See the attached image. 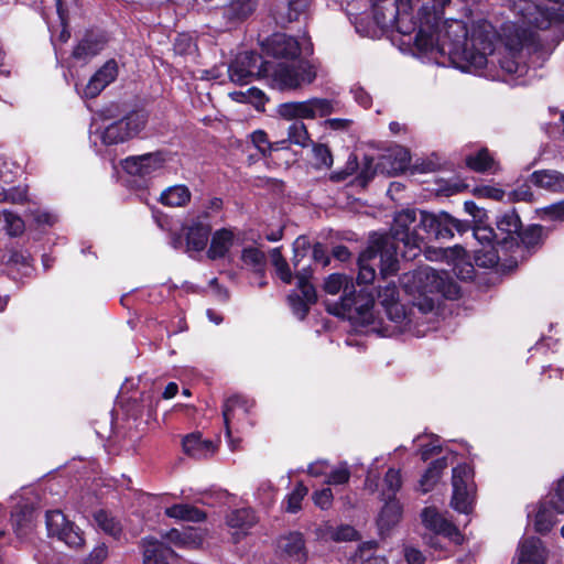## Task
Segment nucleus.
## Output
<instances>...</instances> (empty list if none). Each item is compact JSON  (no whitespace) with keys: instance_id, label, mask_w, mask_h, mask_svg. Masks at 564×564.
I'll use <instances>...</instances> for the list:
<instances>
[{"instance_id":"obj_1","label":"nucleus","mask_w":564,"mask_h":564,"mask_svg":"<svg viewBox=\"0 0 564 564\" xmlns=\"http://www.w3.org/2000/svg\"><path fill=\"white\" fill-rule=\"evenodd\" d=\"M513 20L498 33L487 20L473 22L469 29L462 20H442L441 13L427 6L420 11V25L414 45L422 57L437 65L463 72L479 73L492 80L508 76L523 77L538 66L527 44L532 29H546L553 12L531 0H509Z\"/></svg>"},{"instance_id":"obj_2","label":"nucleus","mask_w":564,"mask_h":564,"mask_svg":"<svg viewBox=\"0 0 564 564\" xmlns=\"http://www.w3.org/2000/svg\"><path fill=\"white\" fill-rule=\"evenodd\" d=\"M405 293L410 296V308L406 310L399 302L397 285L392 282L380 286L378 300L387 318L393 324L392 332H409L416 336H424L426 328L421 326L427 321V316L434 312L441 300L457 299L458 285L445 272L424 267L402 278Z\"/></svg>"},{"instance_id":"obj_3","label":"nucleus","mask_w":564,"mask_h":564,"mask_svg":"<svg viewBox=\"0 0 564 564\" xmlns=\"http://www.w3.org/2000/svg\"><path fill=\"white\" fill-rule=\"evenodd\" d=\"M415 219V209L399 212L393 219L391 237L375 241L365 251V259L376 263L382 276L394 274L399 270L400 245L404 248L402 257L406 260H413L422 252L424 238L416 231L410 232V226Z\"/></svg>"},{"instance_id":"obj_4","label":"nucleus","mask_w":564,"mask_h":564,"mask_svg":"<svg viewBox=\"0 0 564 564\" xmlns=\"http://www.w3.org/2000/svg\"><path fill=\"white\" fill-rule=\"evenodd\" d=\"M344 290L339 302L327 305V311L336 316L348 318L364 326H371L377 330L383 328V319L375 315V302L372 296L360 289L358 292L352 281L346 275L330 274L324 283L326 293L335 295Z\"/></svg>"},{"instance_id":"obj_5","label":"nucleus","mask_w":564,"mask_h":564,"mask_svg":"<svg viewBox=\"0 0 564 564\" xmlns=\"http://www.w3.org/2000/svg\"><path fill=\"white\" fill-rule=\"evenodd\" d=\"M265 78L279 90H295L316 78L314 67L300 58L289 62L267 61Z\"/></svg>"},{"instance_id":"obj_6","label":"nucleus","mask_w":564,"mask_h":564,"mask_svg":"<svg viewBox=\"0 0 564 564\" xmlns=\"http://www.w3.org/2000/svg\"><path fill=\"white\" fill-rule=\"evenodd\" d=\"M415 213L416 219L410 226V232L416 231L423 238L424 236L420 232L421 230L424 231L427 237L449 239L454 237L455 231L463 234L469 229L468 223L454 218L445 212L430 213L415 210Z\"/></svg>"},{"instance_id":"obj_7","label":"nucleus","mask_w":564,"mask_h":564,"mask_svg":"<svg viewBox=\"0 0 564 564\" xmlns=\"http://www.w3.org/2000/svg\"><path fill=\"white\" fill-rule=\"evenodd\" d=\"M336 102L327 98H311L304 101H288L276 108L278 115L284 120H313L332 115L336 110Z\"/></svg>"},{"instance_id":"obj_8","label":"nucleus","mask_w":564,"mask_h":564,"mask_svg":"<svg viewBox=\"0 0 564 564\" xmlns=\"http://www.w3.org/2000/svg\"><path fill=\"white\" fill-rule=\"evenodd\" d=\"M147 117L142 112H131L120 120L113 121L102 129L95 131V134L106 145L123 143L142 131L145 127Z\"/></svg>"},{"instance_id":"obj_9","label":"nucleus","mask_w":564,"mask_h":564,"mask_svg":"<svg viewBox=\"0 0 564 564\" xmlns=\"http://www.w3.org/2000/svg\"><path fill=\"white\" fill-rule=\"evenodd\" d=\"M253 401L241 397L234 395L226 400L223 408V416L226 430V436L229 441L231 449H236L235 441L232 438L234 432H242L252 425L250 417Z\"/></svg>"},{"instance_id":"obj_10","label":"nucleus","mask_w":564,"mask_h":564,"mask_svg":"<svg viewBox=\"0 0 564 564\" xmlns=\"http://www.w3.org/2000/svg\"><path fill=\"white\" fill-rule=\"evenodd\" d=\"M452 486L451 506L454 510L468 514L473 509L476 492L473 468L467 464L453 468Z\"/></svg>"},{"instance_id":"obj_11","label":"nucleus","mask_w":564,"mask_h":564,"mask_svg":"<svg viewBox=\"0 0 564 564\" xmlns=\"http://www.w3.org/2000/svg\"><path fill=\"white\" fill-rule=\"evenodd\" d=\"M167 160L166 153L156 151L128 156L120 164L128 175L147 182L162 173Z\"/></svg>"},{"instance_id":"obj_12","label":"nucleus","mask_w":564,"mask_h":564,"mask_svg":"<svg viewBox=\"0 0 564 564\" xmlns=\"http://www.w3.org/2000/svg\"><path fill=\"white\" fill-rule=\"evenodd\" d=\"M267 61L253 52H242L236 56L228 67L232 83L247 85L256 78L265 77Z\"/></svg>"},{"instance_id":"obj_13","label":"nucleus","mask_w":564,"mask_h":564,"mask_svg":"<svg viewBox=\"0 0 564 564\" xmlns=\"http://www.w3.org/2000/svg\"><path fill=\"white\" fill-rule=\"evenodd\" d=\"M46 528L50 535L56 536L70 547H79L84 544L80 530L68 522L59 510L46 512Z\"/></svg>"},{"instance_id":"obj_14","label":"nucleus","mask_w":564,"mask_h":564,"mask_svg":"<svg viewBox=\"0 0 564 564\" xmlns=\"http://www.w3.org/2000/svg\"><path fill=\"white\" fill-rule=\"evenodd\" d=\"M311 276L312 271L310 268H303L299 271L296 273V280L297 291L301 292V295L297 292L289 295V303L292 311L300 319L306 316L310 305L314 304L317 300L316 291L310 283Z\"/></svg>"},{"instance_id":"obj_15","label":"nucleus","mask_w":564,"mask_h":564,"mask_svg":"<svg viewBox=\"0 0 564 564\" xmlns=\"http://www.w3.org/2000/svg\"><path fill=\"white\" fill-rule=\"evenodd\" d=\"M263 50L267 55L272 56L279 62H289L297 59L301 54L299 42L286 34L276 33L263 44Z\"/></svg>"},{"instance_id":"obj_16","label":"nucleus","mask_w":564,"mask_h":564,"mask_svg":"<svg viewBox=\"0 0 564 564\" xmlns=\"http://www.w3.org/2000/svg\"><path fill=\"white\" fill-rule=\"evenodd\" d=\"M421 518L424 527L435 534L442 535L454 544L462 543L463 538L457 528L445 519L435 508L427 507L423 509Z\"/></svg>"},{"instance_id":"obj_17","label":"nucleus","mask_w":564,"mask_h":564,"mask_svg":"<svg viewBox=\"0 0 564 564\" xmlns=\"http://www.w3.org/2000/svg\"><path fill=\"white\" fill-rule=\"evenodd\" d=\"M474 237L484 247H490V250L485 253L484 259L479 254H476V263L480 267H495L499 261V254L496 246L501 247L499 234L489 226L477 225L474 228ZM477 253H479V251H477Z\"/></svg>"},{"instance_id":"obj_18","label":"nucleus","mask_w":564,"mask_h":564,"mask_svg":"<svg viewBox=\"0 0 564 564\" xmlns=\"http://www.w3.org/2000/svg\"><path fill=\"white\" fill-rule=\"evenodd\" d=\"M185 229L187 249L193 251L204 250L212 230L208 212L204 210L193 217Z\"/></svg>"},{"instance_id":"obj_19","label":"nucleus","mask_w":564,"mask_h":564,"mask_svg":"<svg viewBox=\"0 0 564 564\" xmlns=\"http://www.w3.org/2000/svg\"><path fill=\"white\" fill-rule=\"evenodd\" d=\"M119 67L115 59L107 61L88 80L82 91L84 98L97 97L118 77Z\"/></svg>"},{"instance_id":"obj_20","label":"nucleus","mask_w":564,"mask_h":564,"mask_svg":"<svg viewBox=\"0 0 564 564\" xmlns=\"http://www.w3.org/2000/svg\"><path fill=\"white\" fill-rule=\"evenodd\" d=\"M496 225L502 248L509 249L514 245L518 246L521 221L514 210H508L500 215Z\"/></svg>"},{"instance_id":"obj_21","label":"nucleus","mask_w":564,"mask_h":564,"mask_svg":"<svg viewBox=\"0 0 564 564\" xmlns=\"http://www.w3.org/2000/svg\"><path fill=\"white\" fill-rule=\"evenodd\" d=\"M183 452L195 459H205L212 457L217 449V445L203 438L199 432H193L185 435L182 440Z\"/></svg>"},{"instance_id":"obj_22","label":"nucleus","mask_w":564,"mask_h":564,"mask_svg":"<svg viewBox=\"0 0 564 564\" xmlns=\"http://www.w3.org/2000/svg\"><path fill=\"white\" fill-rule=\"evenodd\" d=\"M279 550L289 558L297 563H304L307 558V551L303 534L291 532L281 536L278 542Z\"/></svg>"},{"instance_id":"obj_23","label":"nucleus","mask_w":564,"mask_h":564,"mask_svg":"<svg viewBox=\"0 0 564 564\" xmlns=\"http://www.w3.org/2000/svg\"><path fill=\"white\" fill-rule=\"evenodd\" d=\"M411 161L410 153L405 148L394 147L389 149L380 158V167L389 174L404 171Z\"/></svg>"},{"instance_id":"obj_24","label":"nucleus","mask_w":564,"mask_h":564,"mask_svg":"<svg viewBox=\"0 0 564 564\" xmlns=\"http://www.w3.org/2000/svg\"><path fill=\"white\" fill-rule=\"evenodd\" d=\"M545 549L538 538L524 539L519 545L518 564H544Z\"/></svg>"},{"instance_id":"obj_25","label":"nucleus","mask_w":564,"mask_h":564,"mask_svg":"<svg viewBox=\"0 0 564 564\" xmlns=\"http://www.w3.org/2000/svg\"><path fill=\"white\" fill-rule=\"evenodd\" d=\"M163 536L175 546L185 549H198L205 539L203 531L192 528L184 531L172 529Z\"/></svg>"},{"instance_id":"obj_26","label":"nucleus","mask_w":564,"mask_h":564,"mask_svg":"<svg viewBox=\"0 0 564 564\" xmlns=\"http://www.w3.org/2000/svg\"><path fill=\"white\" fill-rule=\"evenodd\" d=\"M142 545L143 564H169L167 558L174 554L170 547L153 538L143 539Z\"/></svg>"},{"instance_id":"obj_27","label":"nucleus","mask_w":564,"mask_h":564,"mask_svg":"<svg viewBox=\"0 0 564 564\" xmlns=\"http://www.w3.org/2000/svg\"><path fill=\"white\" fill-rule=\"evenodd\" d=\"M104 46L105 41L101 36L88 33L75 46L73 57L79 62H87L99 54Z\"/></svg>"},{"instance_id":"obj_28","label":"nucleus","mask_w":564,"mask_h":564,"mask_svg":"<svg viewBox=\"0 0 564 564\" xmlns=\"http://www.w3.org/2000/svg\"><path fill=\"white\" fill-rule=\"evenodd\" d=\"M35 510L24 506L12 513V527L19 539L29 536L35 527Z\"/></svg>"},{"instance_id":"obj_29","label":"nucleus","mask_w":564,"mask_h":564,"mask_svg":"<svg viewBox=\"0 0 564 564\" xmlns=\"http://www.w3.org/2000/svg\"><path fill=\"white\" fill-rule=\"evenodd\" d=\"M235 235L230 229H219L214 232L207 251L212 260L224 258L234 245Z\"/></svg>"},{"instance_id":"obj_30","label":"nucleus","mask_w":564,"mask_h":564,"mask_svg":"<svg viewBox=\"0 0 564 564\" xmlns=\"http://www.w3.org/2000/svg\"><path fill=\"white\" fill-rule=\"evenodd\" d=\"M465 163L470 170L479 173L497 171V162L487 148H479L466 154Z\"/></svg>"},{"instance_id":"obj_31","label":"nucleus","mask_w":564,"mask_h":564,"mask_svg":"<svg viewBox=\"0 0 564 564\" xmlns=\"http://www.w3.org/2000/svg\"><path fill=\"white\" fill-rule=\"evenodd\" d=\"M531 182L550 192H564V174L554 170L535 171L531 175Z\"/></svg>"},{"instance_id":"obj_32","label":"nucleus","mask_w":564,"mask_h":564,"mask_svg":"<svg viewBox=\"0 0 564 564\" xmlns=\"http://www.w3.org/2000/svg\"><path fill=\"white\" fill-rule=\"evenodd\" d=\"M402 517V506L397 499H389L378 517V528L381 533L390 531Z\"/></svg>"},{"instance_id":"obj_33","label":"nucleus","mask_w":564,"mask_h":564,"mask_svg":"<svg viewBox=\"0 0 564 564\" xmlns=\"http://www.w3.org/2000/svg\"><path fill=\"white\" fill-rule=\"evenodd\" d=\"M191 200V192L185 185H173L164 189L160 196L163 205L171 207L185 206Z\"/></svg>"},{"instance_id":"obj_34","label":"nucleus","mask_w":564,"mask_h":564,"mask_svg":"<svg viewBox=\"0 0 564 564\" xmlns=\"http://www.w3.org/2000/svg\"><path fill=\"white\" fill-rule=\"evenodd\" d=\"M447 467L445 458L433 462L419 481V490L423 494L431 491L441 478L443 470Z\"/></svg>"},{"instance_id":"obj_35","label":"nucleus","mask_w":564,"mask_h":564,"mask_svg":"<svg viewBox=\"0 0 564 564\" xmlns=\"http://www.w3.org/2000/svg\"><path fill=\"white\" fill-rule=\"evenodd\" d=\"M94 521L101 531L115 539H118L122 532L121 522L106 510L96 511Z\"/></svg>"},{"instance_id":"obj_36","label":"nucleus","mask_w":564,"mask_h":564,"mask_svg":"<svg viewBox=\"0 0 564 564\" xmlns=\"http://www.w3.org/2000/svg\"><path fill=\"white\" fill-rule=\"evenodd\" d=\"M165 514L170 518L191 522H200L206 518V514L202 510L185 503L166 508Z\"/></svg>"},{"instance_id":"obj_37","label":"nucleus","mask_w":564,"mask_h":564,"mask_svg":"<svg viewBox=\"0 0 564 564\" xmlns=\"http://www.w3.org/2000/svg\"><path fill=\"white\" fill-rule=\"evenodd\" d=\"M257 0H231L226 8V15L230 20H243L256 10Z\"/></svg>"},{"instance_id":"obj_38","label":"nucleus","mask_w":564,"mask_h":564,"mask_svg":"<svg viewBox=\"0 0 564 564\" xmlns=\"http://www.w3.org/2000/svg\"><path fill=\"white\" fill-rule=\"evenodd\" d=\"M459 257L449 258V261L447 262L453 267V273L459 279V280H470L474 276L475 268L473 263L469 260V257L467 256L464 248H462V254H458Z\"/></svg>"},{"instance_id":"obj_39","label":"nucleus","mask_w":564,"mask_h":564,"mask_svg":"<svg viewBox=\"0 0 564 564\" xmlns=\"http://www.w3.org/2000/svg\"><path fill=\"white\" fill-rule=\"evenodd\" d=\"M256 522L253 511L248 508L232 510L227 516V524L234 529L247 530Z\"/></svg>"},{"instance_id":"obj_40","label":"nucleus","mask_w":564,"mask_h":564,"mask_svg":"<svg viewBox=\"0 0 564 564\" xmlns=\"http://www.w3.org/2000/svg\"><path fill=\"white\" fill-rule=\"evenodd\" d=\"M288 142L307 148L312 144L306 124L301 120L293 121L288 128Z\"/></svg>"},{"instance_id":"obj_41","label":"nucleus","mask_w":564,"mask_h":564,"mask_svg":"<svg viewBox=\"0 0 564 564\" xmlns=\"http://www.w3.org/2000/svg\"><path fill=\"white\" fill-rule=\"evenodd\" d=\"M321 538L335 542L352 541L357 538V531L350 525L332 527L327 525L323 529Z\"/></svg>"},{"instance_id":"obj_42","label":"nucleus","mask_w":564,"mask_h":564,"mask_svg":"<svg viewBox=\"0 0 564 564\" xmlns=\"http://www.w3.org/2000/svg\"><path fill=\"white\" fill-rule=\"evenodd\" d=\"M348 564H388L384 556L378 555L372 546L360 547Z\"/></svg>"},{"instance_id":"obj_43","label":"nucleus","mask_w":564,"mask_h":564,"mask_svg":"<svg viewBox=\"0 0 564 564\" xmlns=\"http://www.w3.org/2000/svg\"><path fill=\"white\" fill-rule=\"evenodd\" d=\"M243 265L250 268L254 272L261 273L264 268V253L257 248H245L241 253Z\"/></svg>"},{"instance_id":"obj_44","label":"nucleus","mask_w":564,"mask_h":564,"mask_svg":"<svg viewBox=\"0 0 564 564\" xmlns=\"http://www.w3.org/2000/svg\"><path fill=\"white\" fill-rule=\"evenodd\" d=\"M402 485L401 473L399 469L390 468L383 478L382 495L389 499H395L394 496Z\"/></svg>"},{"instance_id":"obj_45","label":"nucleus","mask_w":564,"mask_h":564,"mask_svg":"<svg viewBox=\"0 0 564 564\" xmlns=\"http://www.w3.org/2000/svg\"><path fill=\"white\" fill-rule=\"evenodd\" d=\"M373 17L380 26H387L390 22H393L397 17L395 2L388 0V3L383 7L379 4L373 6Z\"/></svg>"},{"instance_id":"obj_46","label":"nucleus","mask_w":564,"mask_h":564,"mask_svg":"<svg viewBox=\"0 0 564 564\" xmlns=\"http://www.w3.org/2000/svg\"><path fill=\"white\" fill-rule=\"evenodd\" d=\"M350 469L346 462H341L332 470L328 471V476L325 480L327 485H344L347 484L350 479Z\"/></svg>"},{"instance_id":"obj_47","label":"nucleus","mask_w":564,"mask_h":564,"mask_svg":"<svg viewBox=\"0 0 564 564\" xmlns=\"http://www.w3.org/2000/svg\"><path fill=\"white\" fill-rule=\"evenodd\" d=\"M555 523V517L552 511H550L544 505H542L536 514L534 527L538 532L545 533L549 532Z\"/></svg>"},{"instance_id":"obj_48","label":"nucleus","mask_w":564,"mask_h":564,"mask_svg":"<svg viewBox=\"0 0 564 564\" xmlns=\"http://www.w3.org/2000/svg\"><path fill=\"white\" fill-rule=\"evenodd\" d=\"M457 254H462V247L455 246L453 248H446V249H434V248H426L425 249V258L430 261H449V258L458 257Z\"/></svg>"},{"instance_id":"obj_49","label":"nucleus","mask_w":564,"mask_h":564,"mask_svg":"<svg viewBox=\"0 0 564 564\" xmlns=\"http://www.w3.org/2000/svg\"><path fill=\"white\" fill-rule=\"evenodd\" d=\"M543 237V227L540 225H533L528 227L523 232L519 235L520 241L527 248H534L540 245Z\"/></svg>"},{"instance_id":"obj_50","label":"nucleus","mask_w":564,"mask_h":564,"mask_svg":"<svg viewBox=\"0 0 564 564\" xmlns=\"http://www.w3.org/2000/svg\"><path fill=\"white\" fill-rule=\"evenodd\" d=\"M307 488L299 482L293 491L286 497V511L295 513L301 509V503L304 497L307 495Z\"/></svg>"},{"instance_id":"obj_51","label":"nucleus","mask_w":564,"mask_h":564,"mask_svg":"<svg viewBox=\"0 0 564 564\" xmlns=\"http://www.w3.org/2000/svg\"><path fill=\"white\" fill-rule=\"evenodd\" d=\"M375 267H377L376 263L370 262L369 259H365L364 252L359 263L358 284H367L373 281L376 276Z\"/></svg>"},{"instance_id":"obj_52","label":"nucleus","mask_w":564,"mask_h":564,"mask_svg":"<svg viewBox=\"0 0 564 564\" xmlns=\"http://www.w3.org/2000/svg\"><path fill=\"white\" fill-rule=\"evenodd\" d=\"M540 217L543 220L564 221V199L540 209Z\"/></svg>"},{"instance_id":"obj_53","label":"nucleus","mask_w":564,"mask_h":564,"mask_svg":"<svg viewBox=\"0 0 564 564\" xmlns=\"http://www.w3.org/2000/svg\"><path fill=\"white\" fill-rule=\"evenodd\" d=\"M6 230L8 235L17 237L24 231V221L22 218L13 213H4Z\"/></svg>"},{"instance_id":"obj_54","label":"nucleus","mask_w":564,"mask_h":564,"mask_svg":"<svg viewBox=\"0 0 564 564\" xmlns=\"http://www.w3.org/2000/svg\"><path fill=\"white\" fill-rule=\"evenodd\" d=\"M313 154L319 169H329L333 165V155L325 144H315Z\"/></svg>"},{"instance_id":"obj_55","label":"nucleus","mask_w":564,"mask_h":564,"mask_svg":"<svg viewBox=\"0 0 564 564\" xmlns=\"http://www.w3.org/2000/svg\"><path fill=\"white\" fill-rule=\"evenodd\" d=\"M549 503L557 513H564V477L558 480L554 492L550 495Z\"/></svg>"},{"instance_id":"obj_56","label":"nucleus","mask_w":564,"mask_h":564,"mask_svg":"<svg viewBox=\"0 0 564 564\" xmlns=\"http://www.w3.org/2000/svg\"><path fill=\"white\" fill-rule=\"evenodd\" d=\"M251 141L253 145L259 150V152L263 155L270 154L273 149V145L269 141L267 133L262 130L254 131L251 134Z\"/></svg>"},{"instance_id":"obj_57","label":"nucleus","mask_w":564,"mask_h":564,"mask_svg":"<svg viewBox=\"0 0 564 564\" xmlns=\"http://www.w3.org/2000/svg\"><path fill=\"white\" fill-rule=\"evenodd\" d=\"M288 3V20L294 21L306 11L310 6V0H286Z\"/></svg>"},{"instance_id":"obj_58","label":"nucleus","mask_w":564,"mask_h":564,"mask_svg":"<svg viewBox=\"0 0 564 564\" xmlns=\"http://www.w3.org/2000/svg\"><path fill=\"white\" fill-rule=\"evenodd\" d=\"M474 194L477 197L481 198H491L495 200H500L505 196V192L498 187L489 186V185H481L477 186L474 189Z\"/></svg>"},{"instance_id":"obj_59","label":"nucleus","mask_w":564,"mask_h":564,"mask_svg":"<svg viewBox=\"0 0 564 564\" xmlns=\"http://www.w3.org/2000/svg\"><path fill=\"white\" fill-rule=\"evenodd\" d=\"M333 491L330 488H323L313 494L314 503L321 509H328L333 502Z\"/></svg>"},{"instance_id":"obj_60","label":"nucleus","mask_w":564,"mask_h":564,"mask_svg":"<svg viewBox=\"0 0 564 564\" xmlns=\"http://www.w3.org/2000/svg\"><path fill=\"white\" fill-rule=\"evenodd\" d=\"M429 440V443H420V455L423 460H427L441 449L437 437L431 436Z\"/></svg>"},{"instance_id":"obj_61","label":"nucleus","mask_w":564,"mask_h":564,"mask_svg":"<svg viewBox=\"0 0 564 564\" xmlns=\"http://www.w3.org/2000/svg\"><path fill=\"white\" fill-rule=\"evenodd\" d=\"M351 124V120L349 119H326L322 122V126L325 130H334V131H345Z\"/></svg>"},{"instance_id":"obj_62","label":"nucleus","mask_w":564,"mask_h":564,"mask_svg":"<svg viewBox=\"0 0 564 564\" xmlns=\"http://www.w3.org/2000/svg\"><path fill=\"white\" fill-rule=\"evenodd\" d=\"M328 462L324 459L316 460L308 465L307 474L313 477L328 476Z\"/></svg>"},{"instance_id":"obj_63","label":"nucleus","mask_w":564,"mask_h":564,"mask_svg":"<svg viewBox=\"0 0 564 564\" xmlns=\"http://www.w3.org/2000/svg\"><path fill=\"white\" fill-rule=\"evenodd\" d=\"M107 547L102 545L96 546L90 555L84 561L83 564H102L104 560L107 557Z\"/></svg>"},{"instance_id":"obj_64","label":"nucleus","mask_w":564,"mask_h":564,"mask_svg":"<svg viewBox=\"0 0 564 564\" xmlns=\"http://www.w3.org/2000/svg\"><path fill=\"white\" fill-rule=\"evenodd\" d=\"M404 557L408 564H422L425 561V557L422 554V552L414 547H405Z\"/></svg>"}]
</instances>
